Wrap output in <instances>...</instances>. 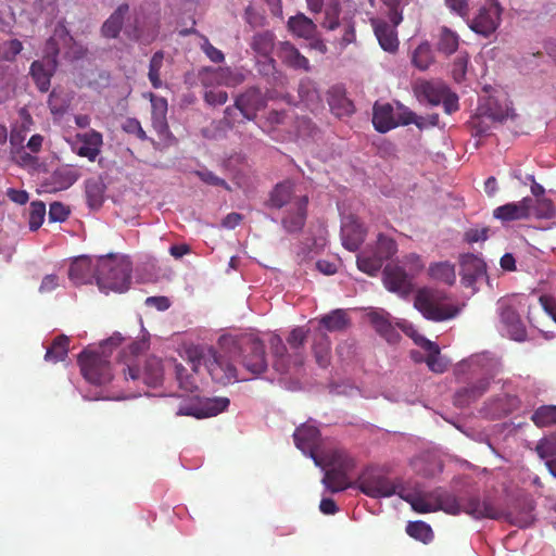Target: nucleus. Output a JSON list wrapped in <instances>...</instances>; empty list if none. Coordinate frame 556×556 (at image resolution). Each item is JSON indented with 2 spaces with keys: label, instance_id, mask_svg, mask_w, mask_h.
<instances>
[{
  "label": "nucleus",
  "instance_id": "cd10ccee",
  "mask_svg": "<svg viewBox=\"0 0 556 556\" xmlns=\"http://www.w3.org/2000/svg\"><path fill=\"white\" fill-rule=\"evenodd\" d=\"M371 25L380 47L384 51L395 52L399 48V39L394 28L381 20H371Z\"/></svg>",
  "mask_w": 556,
  "mask_h": 556
},
{
  "label": "nucleus",
  "instance_id": "c756f323",
  "mask_svg": "<svg viewBox=\"0 0 556 556\" xmlns=\"http://www.w3.org/2000/svg\"><path fill=\"white\" fill-rule=\"evenodd\" d=\"M431 498L435 501V511L443 510L450 515H458L463 511V504L458 498L443 489L431 491Z\"/></svg>",
  "mask_w": 556,
  "mask_h": 556
},
{
  "label": "nucleus",
  "instance_id": "6e6d98bb",
  "mask_svg": "<svg viewBox=\"0 0 556 556\" xmlns=\"http://www.w3.org/2000/svg\"><path fill=\"white\" fill-rule=\"evenodd\" d=\"M157 24L155 21H151L149 23V29L146 33L144 29L140 26L139 18L135 21V29H134V38L144 43H150L157 36Z\"/></svg>",
  "mask_w": 556,
  "mask_h": 556
},
{
  "label": "nucleus",
  "instance_id": "37998d69",
  "mask_svg": "<svg viewBox=\"0 0 556 556\" xmlns=\"http://www.w3.org/2000/svg\"><path fill=\"white\" fill-rule=\"evenodd\" d=\"M252 49L262 56H269L275 48V35L270 31H263L254 35Z\"/></svg>",
  "mask_w": 556,
  "mask_h": 556
},
{
  "label": "nucleus",
  "instance_id": "79ce46f5",
  "mask_svg": "<svg viewBox=\"0 0 556 556\" xmlns=\"http://www.w3.org/2000/svg\"><path fill=\"white\" fill-rule=\"evenodd\" d=\"M346 470L331 468L325 473L323 482L331 492H340L351 486L346 481Z\"/></svg>",
  "mask_w": 556,
  "mask_h": 556
},
{
  "label": "nucleus",
  "instance_id": "4d7b16f0",
  "mask_svg": "<svg viewBox=\"0 0 556 556\" xmlns=\"http://www.w3.org/2000/svg\"><path fill=\"white\" fill-rule=\"evenodd\" d=\"M86 197L91 207H98L103 201V188L97 181H88L86 185Z\"/></svg>",
  "mask_w": 556,
  "mask_h": 556
},
{
  "label": "nucleus",
  "instance_id": "423d86ee",
  "mask_svg": "<svg viewBox=\"0 0 556 556\" xmlns=\"http://www.w3.org/2000/svg\"><path fill=\"white\" fill-rule=\"evenodd\" d=\"M446 295L443 292L433 289H420L414 301V306L422 316L432 321H444L458 315L460 307L458 305L445 302Z\"/></svg>",
  "mask_w": 556,
  "mask_h": 556
},
{
  "label": "nucleus",
  "instance_id": "09e8293b",
  "mask_svg": "<svg viewBox=\"0 0 556 556\" xmlns=\"http://www.w3.org/2000/svg\"><path fill=\"white\" fill-rule=\"evenodd\" d=\"M164 62V52L163 51H156L149 64V80L153 88L159 89L162 87V79H161V68L163 67Z\"/></svg>",
  "mask_w": 556,
  "mask_h": 556
},
{
  "label": "nucleus",
  "instance_id": "a18cd8bd",
  "mask_svg": "<svg viewBox=\"0 0 556 556\" xmlns=\"http://www.w3.org/2000/svg\"><path fill=\"white\" fill-rule=\"evenodd\" d=\"M51 179L58 189L64 190L77 181L78 173L72 167H61L53 172Z\"/></svg>",
  "mask_w": 556,
  "mask_h": 556
},
{
  "label": "nucleus",
  "instance_id": "5701e85b",
  "mask_svg": "<svg viewBox=\"0 0 556 556\" xmlns=\"http://www.w3.org/2000/svg\"><path fill=\"white\" fill-rule=\"evenodd\" d=\"M277 54L282 63L291 68L302 70L304 72L311 71L308 59L301 54L300 51L289 41L279 42Z\"/></svg>",
  "mask_w": 556,
  "mask_h": 556
},
{
  "label": "nucleus",
  "instance_id": "f257e3e1",
  "mask_svg": "<svg viewBox=\"0 0 556 556\" xmlns=\"http://www.w3.org/2000/svg\"><path fill=\"white\" fill-rule=\"evenodd\" d=\"M225 353L210 351L205 365L213 380L229 383L238 380L236 359L250 374L257 376L266 371L268 363L264 342L252 334L236 339H224Z\"/></svg>",
  "mask_w": 556,
  "mask_h": 556
},
{
  "label": "nucleus",
  "instance_id": "39448f33",
  "mask_svg": "<svg viewBox=\"0 0 556 556\" xmlns=\"http://www.w3.org/2000/svg\"><path fill=\"white\" fill-rule=\"evenodd\" d=\"M412 88L420 103L431 106L442 104L446 114H453L459 110L458 96L440 79L418 78L413 83Z\"/></svg>",
  "mask_w": 556,
  "mask_h": 556
},
{
  "label": "nucleus",
  "instance_id": "473e14b6",
  "mask_svg": "<svg viewBox=\"0 0 556 556\" xmlns=\"http://www.w3.org/2000/svg\"><path fill=\"white\" fill-rule=\"evenodd\" d=\"M459 46V36L446 26L439 28L437 50L445 55L455 53Z\"/></svg>",
  "mask_w": 556,
  "mask_h": 556
},
{
  "label": "nucleus",
  "instance_id": "774afa93",
  "mask_svg": "<svg viewBox=\"0 0 556 556\" xmlns=\"http://www.w3.org/2000/svg\"><path fill=\"white\" fill-rule=\"evenodd\" d=\"M446 7L463 18H467L469 14L470 0H444Z\"/></svg>",
  "mask_w": 556,
  "mask_h": 556
},
{
  "label": "nucleus",
  "instance_id": "72a5a7b5",
  "mask_svg": "<svg viewBox=\"0 0 556 556\" xmlns=\"http://www.w3.org/2000/svg\"><path fill=\"white\" fill-rule=\"evenodd\" d=\"M368 319L375 330L388 341H392L399 336L390 323L388 314L383 312H370Z\"/></svg>",
  "mask_w": 556,
  "mask_h": 556
},
{
  "label": "nucleus",
  "instance_id": "680f3d73",
  "mask_svg": "<svg viewBox=\"0 0 556 556\" xmlns=\"http://www.w3.org/2000/svg\"><path fill=\"white\" fill-rule=\"evenodd\" d=\"M122 129L129 135H135L142 141L148 139L146 131L142 129L140 122L137 118H126L122 124Z\"/></svg>",
  "mask_w": 556,
  "mask_h": 556
},
{
  "label": "nucleus",
  "instance_id": "bb28decb",
  "mask_svg": "<svg viewBox=\"0 0 556 556\" xmlns=\"http://www.w3.org/2000/svg\"><path fill=\"white\" fill-rule=\"evenodd\" d=\"M319 430L315 426L302 425L296 428L293 439L298 448L304 453H309L311 456L315 454V448L319 440Z\"/></svg>",
  "mask_w": 556,
  "mask_h": 556
},
{
  "label": "nucleus",
  "instance_id": "9b49d317",
  "mask_svg": "<svg viewBox=\"0 0 556 556\" xmlns=\"http://www.w3.org/2000/svg\"><path fill=\"white\" fill-rule=\"evenodd\" d=\"M308 197L301 195L293 201V206L285 210L281 225L289 233L301 232L307 218Z\"/></svg>",
  "mask_w": 556,
  "mask_h": 556
},
{
  "label": "nucleus",
  "instance_id": "c03bdc74",
  "mask_svg": "<svg viewBox=\"0 0 556 556\" xmlns=\"http://www.w3.org/2000/svg\"><path fill=\"white\" fill-rule=\"evenodd\" d=\"M174 371L180 390L192 393L198 389L194 375L181 364L174 362Z\"/></svg>",
  "mask_w": 556,
  "mask_h": 556
},
{
  "label": "nucleus",
  "instance_id": "5fc2aeb1",
  "mask_svg": "<svg viewBox=\"0 0 556 556\" xmlns=\"http://www.w3.org/2000/svg\"><path fill=\"white\" fill-rule=\"evenodd\" d=\"M383 261H381L376 254L374 256L361 255L357 257V267L359 270L375 276L382 267Z\"/></svg>",
  "mask_w": 556,
  "mask_h": 556
},
{
  "label": "nucleus",
  "instance_id": "f8f14e48",
  "mask_svg": "<svg viewBox=\"0 0 556 556\" xmlns=\"http://www.w3.org/2000/svg\"><path fill=\"white\" fill-rule=\"evenodd\" d=\"M266 106V98L257 87H250L235 100V108L244 118L253 121L258 111Z\"/></svg>",
  "mask_w": 556,
  "mask_h": 556
},
{
  "label": "nucleus",
  "instance_id": "e2e57ef3",
  "mask_svg": "<svg viewBox=\"0 0 556 556\" xmlns=\"http://www.w3.org/2000/svg\"><path fill=\"white\" fill-rule=\"evenodd\" d=\"M343 35L340 38L341 47H346L348 45L355 42L356 40V31L355 24L352 20L343 18L342 20Z\"/></svg>",
  "mask_w": 556,
  "mask_h": 556
},
{
  "label": "nucleus",
  "instance_id": "de8ad7c7",
  "mask_svg": "<svg viewBox=\"0 0 556 556\" xmlns=\"http://www.w3.org/2000/svg\"><path fill=\"white\" fill-rule=\"evenodd\" d=\"M397 252V244L393 238L383 233L378 235L375 254L381 261L390 260Z\"/></svg>",
  "mask_w": 556,
  "mask_h": 556
},
{
  "label": "nucleus",
  "instance_id": "a19ab883",
  "mask_svg": "<svg viewBox=\"0 0 556 556\" xmlns=\"http://www.w3.org/2000/svg\"><path fill=\"white\" fill-rule=\"evenodd\" d=\"M531 421L538 428H546L556 425V405H542L531 415Z\"/></svg>",
  "mask_w": 556,
  "mask_h": 556
},
{
  "label": "nucleus",
  "instance_id": "864d4df0",
  "mask_svg": "<svg viewBox=\"0 0 556 556\" xmlns=\"http://www.w3.org/2000/svg\"><path fill=\"white\" fill-rule=\"evenodd\" d=\"M46 215V205L41 201L30 203L28 225L31 231H36L43 223Z\"/></svg>",
  "mask_w": 556,
  "mask_h": 556
},
{
  "label": "nucleus",
  "instance_id": "7ed1b4c3",
  "mask_svg": "<svg viewBox=\"0 0 556 556\" xmlns=\"http://www.w3.org/2000/svg\"><path fill=\"white\" fill-rule=\"evenodd\" d=\"M124 341L119 332H115L105 340L97 350H84L78 356L84 378L93 384H105L113 378L111 363L109 356L111 346H118Z\"/></svg>",
  "mask_w": 556,
  "mask_h": 556
},
{
  "label": "nucleus",
  "instance_id": "8fccbe9b",
  "mask_svg": "<svg viewBox=\"0 0 556 556\" xmlns=\"http://www.w3.org/2000/svg\"><path fill=\"white\" fill-rule=\"evenodd\" d=\"M406 532L410 538L428 543L433 538L432 529L424 521H410L406 526Z\"/></svg>",
  "mask_w": 556,
  "mask_h": 556
},
{
  "label": "nucleus",
  "instance_id": "603ef678",
  "mask_svg": "<svg viewBox=\"0 0 556 556\" xmlns=\"http://www.w3.org/2000/svg\"><path fill=\"white\" fill-rule=\"evenodd\" d=\"M425 362L428 368L435 374H443L447 370V361L440 355V349L438 345L428 351Z\"/></svg>",
  "mask_w": 556,
  "mask_h": 556
},
{
  "label": "nucleus",
  "instance_id": "9d476101",
  "mask_svg": "<svg viewBox=\"0 0 556 556\" xmlns=\"http://www.w3.org/2000/svg\"><path fill=\"white\" fill-rule=\"evenodd\" d=\"M502 8L497 0H491L490 4L479 9L478 14L470 21L469 27L484 37L493 34L500 25Z\"/></svg>",
  "mask_w": 556,
  "mask_h": 556
},
{
  "label": "nucleus",
  "instance_id": "7c9ffc66",
  "mask_svg": "<svg viewBox=\"0 0 556 556\" xmlns=\"http://www.w3.org/2000/svg\"><path fill=\"white\" fill-rule=\"evenodd\" d=\"M330 346L329 337L321 329H317L313 342V353L316 363L323 368L330 364Z\"/></svg>",
  "mask_w": 556,
  "mask_h": 556
},
{
  "label": "nucleus",
  "instance_id": "c9c22d12",
  "mask_svg": "<svg viewBox=\"0 0 556 556\" xmlns=\"http://www.w3.org/2000/svg\"><path fill=\"white\" fill-rule=\"evenodd\" d=\"M428 274L432 279L447 286L454 285L456 280L455 266L447 261L431 264L428 268Z\"/></svg>",
  "mask_w": 556,
  "mask_h": 556
},
{
  "label": "nucleus",
  "instance_id": "4468645a",
  "mask_svg": "<svg viewBox=\"0 0 556 556\" xmlns=\"http://www.w3.org/2000/svg\"><path fill=\"white\" fill-rule=\"evenodd\" d=\"M73 37L70 34V30L66 28L63 21L59 22L53 30V34L46 41L43 48V56L45 60H54L58 61V56L63 48H67L73 42Z\"/></svg>",
  "mask_w": 556,
  "mask_h": 556
},
{
  "label": "nucleus",
  "instance_id": "ddd939ff",
  "mask_svg": "<svg viewBox=\"0 0 556 556\" xmlns=\"http://www.w3.org/2000/svg\"><path fill=\"white\" fill-rule=\"evenodd\" d=\"M386 288L401 295H407L413 290V277L401 266L387 265L383 269Z\"/></svg>",
  "mask_w": 556,
  "mask_h": 556
},
{
  "label": "nucleus",
  "instance_id": "6e6552de",
  "mask_svg": "<svg viewBox=\"0 0 556 556\" xmlns=\"http://www.w3.org/2000/svg\"><path fill=\"white\" fill-rule=\"evenodd\" d=\"M227 397H199L194 396L179 405L176 415L191 416L198 419L213 417L227 409Z\"/></svg>",
  "mask_w": 556,
  "mask_h": 556
},
{
  "label": "nucleus",
  "instance_id": "f3484780",
  "mask_svg": "<svg viewBox=\"0 0 556 556\" xmlns=\"http://www.w3.org/2000/svg\"><path fill=\"white\" fill-rule=\"evenodd\" d=\"M532 205L533 199L526 197L519 202H511L496 207L493 215L503 222L527 219L531 216Z\"/></svg>",
  "mask_w": 556,
  "mask_h": 556
},
{
  "label": "nucleus",
  "instance_id": "13d9d810",
  "mask_svg": "<svg viewBox=\"0 0 556 556\" xmlns=\"http://www.w3.org/2000/svg\"><path fill=\"white\" fill-rule=\"evenodd\" d=\"M4 46L7 49L2 52V45L0 43V58L2 61L13 62L23 50V43L18 39L8 40Z\"/></svg>",
  "mask_w": 556,
  "mask_h": 556
},
{
  "label": "nucleus",
  "instance_id": "338daca9",
  "mask_svg": "<svg viewBox=\"0 0 556 556\" xmlns=\"http://www.w3.org/2000/svg\"><path fill=\"white\" fill-rule=\"evenodd\" d=\"M197 176L205 184L211 186H219L227 190H230L229 185L223 179L216 176L213 172L210 170H198L195 172Z\"/></svg>",
  "mask_w": 556,
  "mask_h": 556
},
{
  "label": "nucleus",
  "instance_id": "a211bd4d",
  "mask_svg": "<svg viewBox=\"0 0 556 556\" xmlns=\"http://www.w3.org/2000/svg\"><path fill=\"white\" fill-rule=\"evenodd\" d=\"M463 513L475 519L489 518L496 520L503 517V511L490 500H480L478 496H471L463 504Z\"/></svg>",
  "mask_w": 556,
  "mask_h": 556
},
{
  "label": "nucleus",
  "instance_id": "4be33fe9",
  "mask_svg": "<svg viewBox=\"0 0 556 556\" xmlns=\"http://www.w3.org/2000/svg\"><path fill=\"white\" fill-rule=\"evenodd\" d=\"M271 355L274 357V367L277 371L285 374L293 366L292 352H288L286 343L278 334H271L268 340Z\"/></svg>",
  "mask_w": 556,
  "mask_h": 556
},
{
  "label": "nucleus",
  "instance_id": "6ab92c4d",
  "mask_svg": "<svg viewBox=\"0 0 556 556\" xmlns=\"http://www.w3.org/2000/svg\"><path fill=\"white\" fill-rule=\"evenodd\" d=\"M77 142L80 143L75 151L77 155L87 157L90 162H94L101 152L103 144L102 134L91 129L85 134H77Z\"/></svg>",
  "mask_w": 556,
  "mask_h": 556
},
{
  "label": "nucleus",
  "instance_id": "393cba45",
  "mask_svg": "<svg viewBox=\"0 0 556 556\" xmlns=\"http://www.w3.org/2000/svg\"><path fill=\"white\" fill-rule=\"evenodd\" d=\"M342 243L349 251H356L363 244L366 238L364 226L356 219H350L341 228Z\"/></svg>",
  "mask_w": 556,
  "mask_h": 556
},
{
  "label": "nucleus",
  "instance_id": "2eb2a0df",
  "mask_svg": "<svg viewBox=\"0 0 556 556\" xmlns=\"http://www.w3.org/2000/svg\"><path fill=\"white\" fill-rule=\"evenodd\" d=\"M462 285L466 288H473L477 280L484 276L485 264L482 258L475 254H464L459 258Z\"/></svg>",
  "mask_w": 556,
  "mask_h": 556
},
{
  "label": "nucleus",
  "instance_id": "4c0bfd02",
  "mask_svg": "<svg viewBox=\"0 0 556 556\" xmlns=\"http://www.w3.org/2000/svg\"><path fill=\"white\" fill-rule=\"evenodd\" d=\"M349 319L346 313L343 309H334L331 313L324 315L319 320L318 329H326L330 332L341 331L346 328Z\"/></svg>",
  "mask_w": 556,
  "mask_h": 556
},
{
  "label": "nucleus",
  "instance_id": "0eeeda50",
  "mask_svg": "<svg viewBox=\"0 0 556 556\" xmlns=\"http://www.w3.org/2000/svg\"><path fill=\"white\" fill-rule=\"evenodd\" d=\"M365 495L372 498L390 497L401 493V485L388 478L380 469L366 468L353 483Z\"/></svg>",
  "mask_w": 556,
  "mask_h": 556
},
{
  "label": "nucleus",
  "instance_id": "0e129e2a",
  "mask_svg": "<svg viewBox=\"0 0 556 556\" xmlns=\"http://www.w3.org/2000/svg\"><path fill=\"white\" fill-rule=\"evenodd\" d=\"M70 215V210L61 202H53L49 208L50 222H64Z\"/></svg>",
  "mask_w": 556,
  "mask_h": 556
},
{
  "label": "nucleus",
  "instance_id": "1a4fd4ad",
  "mask_svg": "<svg viewBox=\"0 0 556 556\" xmlns=\"http://www.w3.org/2000/svg\"><path fill=\"white\" fill-rule=\"evenodd\" d=\"M124 365L123 372L126 379H142L147 386L152 388L159 387L163 382L164 367L162 361L155 356L149 357L146 361L142 371L130 359L124 361Z\"/></svg>",
  "mask_w": 556,
  "mask_h": 556
},
{
  "label": "nucleus",
  "instance_id": "3c124183",
  "mask_svg": "<svg viewBox=\"0 0 556 556\" xmlns=\"http://www.w3.org/2000/svg\"><path fill=\"white\" fill-rule=\"evenodd\" d=\"M531 215H534L538 218H553L555 216L553 201L547 198H539L533 200Z\"/></svg>",
  "mask_w": 556,
  "mask_h": 556
},
{
  "label": "nucleus",
  "instance_id": "aec40b11",
  "mask_svg": "<svg viewBox=\"0 0 556 556\" xmlns=\"http://www.w3.org/2000/svg\"><path fill=\"white\" fill-rule=\"evenodd\" d=\"M295 185L291 180H283L277 184L269 193L267 205L273 208L293 206V201L300 195L295 194Z\"/></svg>",
  "mask_w": 556,
  "mask_h": 556
},
{
  "label": "nucleus",
  "instance_id": "f03ea898",
  "mask_svg": "<svg viewBox=\"0 0 556 556\" xmlns=\"http://www.w3.org/2000/svg\"><path fill=\"white\" fill-rule=\"evenodd\" d=\"M501 371V364L497 359L486 354H477L458 363L454 369L457 381H462L467 374L478 376V379L454 394V405L466 407L480 399L489 389L491 380Z\"/></svg>",
  "mask_w": 556,
  "mask_h": 556
},
{
  "label": "nucleus",
  "instance_id": "b1692460",
  "mask_svg": "<svg viewBox=\"0 0 556 556\" xmlns=\"http://www.w3.org/2000/svg\"><path fill=\"white\" fill-rule=\"evenodd\" d=\"M372 124L377 131L387 132L399 126L393 106L390 103L376 102L372 109Z\"/></svg>",
  "mask_w": 556,
  "mask_h": 556
},
{
  "label": "nucleus",
  "instance_id": "c85d7f7f",
  "mask_svg": "<svg viewBox=\"0 0 556 556\" xmlns=\"http://www.w3.org/2000/svg\"><path fill=\"white\" fill-rule=\"evenodd\" d=\"M307 331L302 327L292 329L287 338V343L292 352L293 366L301 367L304 363V345Z\"/></svg>",
  "mask_w": 556,
  "mask_h": 556
},
{
  "label": "nucleus",
  "instance_id": "bf43d9fd",
  "mask_svg": "<svg viewBox=\"0 0 556 556\" xmlns=\"http://www.w3.org/2000/svg\"><path fill=\"white\" fill-rule=\"evenodd\" d=\"M11 156L22 167H34L37 164V157L26 152L24 147L11 149Z\"/></svg>",
  "mask_w": 556,
  "mask_h": 556
},
{
  "label": "nucleus",
  "instance_id": "69168bd1",
  "mask_svg": "<svg viewBox=\"0 0 556 556\" xmlns=\"http://www.w3.org/2000/svg\"><path fill=\"white\" fill-rule=\"evenodd\" d=\"M468 65V56L467 55H458L452 67V75L456 81H462L465 78Z\"/></svg>",
  "mask_w": 556,
  "mask_h": 556
},
{
  "label": "nucleus",
  "instance_id": "a878e982",
  "mask_svg": "<svg viewBox=\"0 0 556 556\" xmlns=\"http://www.w3.org/2000/svg\"><path fill=\"white\" fill-rule=\"evenodd\" d=\"M318 466H327L336 469L350 470L354 467L353 459L343 450L333 448L323 453V456L313 455Z\"/></svg>",
  "mask_w": 556,
  "mask_h": 556
},
{
  "label": "nucleus",
  "instance_id": "58836bf2",
  "mask_svg": "<svg viewBox=\"0 0 556 556\" xmlns=\"http://www.w3.org/2000/svg\"><path fill=\"white\" fill-rule=\"evenodd\" d=\"M70 339L65 334L58 336L47 349L45 359L58 363L64 361L68 354Z\"/></svg>",
  "mask_w": 556,
  "mask_h": 556
},
{
  "label": "nucleus",
  "instance_id": "412c9836",
  "mask_svg": "<svg viewBox=\"0 0 556 556\" xmlns=\"http://www.w3.org/2000/svg\"><path fill=\"white\" fill-rule=\"evenodd\" d=\"M58 67V61L36 60L30 65V75L37 88L41 92H47L51 85V77Z\"/></svg>",
  "mask_w": 556,
  "mask_h": 556
},
{
  "label": "nucleus",
  "instance_id": "20e7f679",
  "mask_svg": "<svg viewBox=\"0 0 556 556\" xmlns=\"http://www.w3.org/2000/svg\"><path fill=\"white\" fill-rule=\"evenodd\" d=\"M97 286L109 293L124 292L130 285V264L113 255L102 256L96 260Z\"/></svg>",
  "mask_w": 556,
  "mask_h": 556
},
{
  "label": "nucleus",
  "instance_id": "dca6fc26",
  "mask_svg": "<svg viewBox=\"0 0 556 556\" xmlns=\"http://www.w3.org/2000/svg\"><path fill=\"white\" fill-rule=\"evenodd\" d=\"M68 277L76 286L97 281L96 260L93 261L88 256L75 258L70 266Z\"/></svg>",
  "mask_w": 556,
  "mask_h": 556
},
{
  "label": "nucleus",
  "instance_id": "ea45409f",
  "mask_svg": "<svg viewBox=\"0 0 556 556\" xmlns=\"http://www.w3.org/2000/svg\"><path fill=\"white\" fill-rule=\"evenodd\" d=\"M434 62V55L428 41L421 42L413 52L412 63L420 71H426Z\"/></svg>",
  "mask_w": 556,
  "mask_h": 556
},
{
  "label": "nucleus",
  "instance_id": "49530a36",
  "mask_svg": "<svg viewBox=\"0 0 556 556\" xmlns=\"http://www.w3.org/2000/svg\"><path fill=\"white\" fill-rule=\"evenodd\" d=\"M340 2L339 0H330L329 4L325 10V16L321 22V27L327 30H334L339 26H341L342 21H340Z\"/></svg>",
  "mask_w": 556,
  "mask_h": 556
},
{
  "label": "nucleus",
  "instance_id": "e433bc0d",
  "mask_svg": "<svg viewBox=\"0 0 556 556\" xmlns=\"http://www.w3.org/2000/svg\"><path fill=\"white\" fill-rule=\"evenodd\" d=\"M399 496L408 502L412 508L419 514L435 511V501L434 498H431V492L426 494L404 495L402 489Z\"/></svg>",
  "mask_w": 556,
  "mask_h": 556
},
{
  "label": "nucleus",
  "instance_id": "052dcab7",
  "mask_svg": "<svg viewBox=\"0 0 556 556\" xmlns=\"http://www.w3.org/2000/svg\"><path fill=\"white\" fill-rule=\"evenodd\" d=\"M535 451L538 455L543 459L556 456V437L546 438L539 441Z\"/></svg>",
  "mask_w": 556,
  "mask_h": 556
},
{
  "label": "nucleus",
  "instance_id": "2f4dec72",
  "mask_svg": "<svg viewBox=\"0 0 556 556\" xmlns=\"http://www.w3.org/2000/svg\"><path fill=\"white\" fill-rule=\"evenodd\" d=\"M128 10L129 7L126 3L118 5L101 27V33L104 37L116 38L118 36L124 23V16Z\"/></svg>",
  "mask_w": 556,
  "mask_h": 556
},
{
  "label": "nucleus",
  "instance_id": "f704fd0d",
  "mask_svg": "<svg viewBox=\"0 0 556 556\" xmlns=\"http://www.w3.org/2000/svg\"><path fill=\"white\" fill-rule=\"evenodd\" d=\"M288 27L294 35L305 39L312 38L316 31L315 23L302 13L291 16Z\"/></svg>",
  "mask_w": 556,
  "mask_h": 556
}]
</instances>
